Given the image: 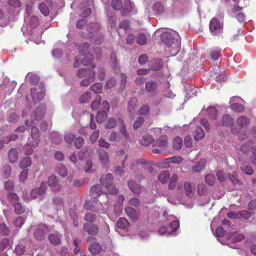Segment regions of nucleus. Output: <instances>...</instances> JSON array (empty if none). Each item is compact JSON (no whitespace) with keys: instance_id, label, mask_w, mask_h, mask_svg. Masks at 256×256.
Returning <instances> with one entry per match:
<instances>
[{"instance_id":"obj_1","label":"nucleus","mask_w":256,"mask_h":256,"mask_svg":"<svg viewBox=\"0 0 256 256\" xmlns=\"http://www.w3.org/2000/svg\"><path fill=\"white\" fill-rule=\"evenodd\" d=\"M89 47L90 44L86 42L79 46V51L81 56H78L75 58V62L74 64V68H78L82 65L88 66L93 60L94 56L88 52Z\"/></svg>"},{"instance_id":"obj_2","label":"nucleus","mask_w":256,"mask_h":256,"mask_svg":"<svg viewBox=\"0 0 256 256\" xmlns=\"http://www.w3.org/2000/svg\"><path fill=\"white\" fill-rule=\"evenodd\" d=\"M161 40L168 47L174 44V46L179 50L178 45L180 42V38L178 34L174 30H168L163 32L161 34Z\"/></svg>"},{"instance_id":"obj_3","label":"nucleus","mask_w":256,"mask_h":256,"mask_svg":"<svg viewBox=\"0 0 256 256\" xmlns=\"http://www.w3.org/2000/svg\"><path fill=\"white\" fill-rule=\"evenodd\" d=\"M220 16V19L217 18H214L210 22V30L214 35L218 34L222 32L223 30L222 18L224 17V14H222Z\"/></svg>"},{"instance_id":"obj_4","label":"nucleus","mask_w":256,"mask_h":256,"mask_svg":"<svg viewBox=\"0 0 256 256\" xmlns=\"http://www.w3.org/2000/svg\"><path fill=\"white\" fill-rule=\"evenodd\" d=\"M112 180L113 176L111 174L102 176L100 178V182L105 186L110 194H115L118 192L117 189L112 186Z\"/></svg>"},{"instance_id":"obj_5","label":"nucleus","mask_w":256,"mask_h":256,"mask_svg":"<svg viewBox=\"0 0 256 256\" xmlns=\"http://www.w3.org/2000/svg\"><path fill=\"white\" fill-rule=\"evenodd\" d=\"M86 240L90 244L88 250L92 254H97L101 252L102 248L100 244L96 241V238L88 236L86 238Z\"/></svg>"},{"instance_id":"obj_6","label":"nucleus","mask_w":256,"mask_h":256,"mask_svg":"<svg viewBox=\"0 0 256 256\" xmlns=\"http://www.w3.org/2000/svg\"><path fill=\"white\" fill-rule=\"evenodd\" d=\"M48 184L54 192H58L62 188V186L58 183V180L56 176L52 175L48 178Z\"/></svg>"},{"instance_id":"obj_7","label":"nucleus","mask_w":256,"mask_h":256,"mask_svg":"<svg viewBox=\"0 0 256 256\" xmlns=\"http://www.w3.org/2000/svg\"><path fill=\"white\" fill-rule=\"evenodd\" d=\"M98 159L101 164L104 167H107L109 164V155L108 152L104 150H98Z\"/></svg>"},{"instance_id":"obj_8","label":"nucleus","mask_w":256,"mask_h":256,"mask_svg":"<svg viewBox=\"0 0 256 256\" xmlns=\"http://www.w3.org/2000/svg\"><path fill=\"white\" fill-rule=\"evenodd\" d=\"M168 138L166 136H162L158 139L154 140L152 147H158L166 150L167 148Z\"/></svg>"},{"instance_id":"obj_9","label":"nucleus","mask_w":256,"mask_h":256,"mask_svg":"<svg viewBox=\"0 0 256 256\" xmlns=\"http://www.w3.org/2000/svg\"><path fill=\"white\" fill-rule=\"evenodd\" d=\"M96 80V72L94 70H89L88 77L84 78L80 82L82 86H88L90 84Z\"/></svg>"},{"instance_id":"obj_10","label":"nucleus","mask_w":256,"mask_h":256,"mask_svg":"<svg viewBox=\"0 0 256 256\" xmlns=\"http://www.w3.org/2000/svg\"><path fill=\"white\" fill-rule=\"evenodd\" d=\"M83 228L86 232L92 236L96 235L99 230L98 226L94 224L85 223Z\"/></svg>"},{"instance_id":"obj_11","label":"nucleus","mask_w":256,"mask_h":256,"mask_svg":"<svg viewBox=\"0 0 256 256\" xmlns=\"http://www.w3.org/2000/svg\"><path fill=\"white\" fill-rule=\"evenodd\" d=\"M50 244L54 246H58L60 244L62 235L58 232L50 234L48 236Z\"/></svg>"},{"instance_id":"obj_12","label":"nucleus","mask_w":256,"mask_h":256,"mask_svg":"<svg viewBox=\"0 0 256 256\" xmlns=\"http://www.w3.org/2000/svg\"><path fill=\"white\" fill-rule=\"evenodd\" d=\"M39 130L37 127L32 126L31 130V137L32 138V145L33 148H36L38 144Z\"/></svg>"},{"instance_id":"obj_13","label":"nucleus","mask_w":256,"mask_h":256,"mask_svg":"<svg viewBox=\"0 0 256 256\" xmlns=\"http://www.w3.org/2000/svg\"><path fill=\"white\" fill-rule=\"evenodd\" d=\"M102 188L101 184H96L91 187L90 193L94 198H96L102 193Z\"/></svg>"},{"instance_id":"obj_14","label":"nucleus","mask_w":256,"mask_h":256,"mask_svg":"<svg viewBox=\"0 0 256 256\" xmlns=\"http://www.w3.org/2000/svg\"><path fill=\"white\" fill-rule=\"evenodd\" d=\"M100 206V208H98V207H95L93 206L92 202L90 200H86L84 204V208L88 210H92L95 212H101L104 213V210L102 209V206L100 204H98Z\"/></svg>"},{"instance_id":"obj_15","label":"nucleus","mask_w":256,"mask_h":256,"mask_svg":"<svg viewBox=\"0 0 256 256\" xmlns=\"http://www.w3.org/2000/svg\"><path fill=\"white\" fill-rule=\"evenodd\" d=\"M206 163V160L205 158L200 159L194 166H191L190 168V172H200L204 168Z\"/></svg>"},{"instance_id":"obj_16","label":"nucleus","mask_w":256,"mask_h":256,"mask_svg":"<svg viewBox=\"0 0 256 256\" xmlns=\"http://www.w3.org/2000/svg\"><path fill=\"white\" fill-rule=\"evenodd\" d=\"M46 229V227L42 228H37L34 234V237L38 240L40 241L43 240L46 236L45 230Z\"/></svg>"},{"instance_id":"obj_17","label":"nucleus","mask_w":256,"mask_h":256,"mask_svg":"<svg viewBox=\"0 0 256 256\" xmlns=\"http://www.w3.org/2000/svg\"><path fill=\"white\" fill-rule=\"evenodd\" d=\"M128 184L130 190L134 194H138L142 192L141 186L136 183L134 181L130 180L128 182Z\"/></svg>"},{"instance_id":"obj_18","label":"nucleus","mask_w":256,"mask_h":256,"mask_svg":"<svg viewBox=\"0 0 256 256\" xmlns=\"http://www.w3.org/2000/svg\"><path fill=\"white\" fill-rule=\"evenodd\" d=\"M154 138L150 135L145 134L140 140V144L144 146L148 147L150 145L152 146Z\"/></svg>"},{"instance_id":"obj_19","label":"nucleus","mask_w":256,"mask_h":256,"mask_svg":"<svg viewBox=\"0 0 256 256\" xmlns=\"http://www.w3.org/2000/svg\"><path fill=\"white\" fill-rule=\"evenodd\" d=\"M36 88H32L30 89V94L32 97V98L33 101L35 103L36 102V100H41L44 97L45 95V93L43 90H41L36 94Z\"/></svg>"},{"instance_id":"obj_20","label":"nucleus","mask_w":256,"mask_h":256,"mask_svg":"<svg viewBox=\"0 0 256 256\" xmlns=\"http://www.w3.org/2000/svg\"><path fill=\"white\" fill-rule=\"evenodd\" d=\"M125 211L128 217L132 220L136 221L138 219V214L134 209L128 206L125 208Z\"/></svg>"},{"instance_id":"obj_21","label":"nucleus","mask_w":256,"mask_h":256,"mask_svg":"<svg viewBox=\"0 0 256 256\" xmlns=\"http://www.w3.org/2000/svg\"><path fill=\"white\" fill-rule=\"evenodd\" d=\"M137 99L135 98H132L128 102V110L130 114L132 115L136 110Z\"/></svg>"},{"instance_id":"obj_22","label":"nucleus","mask_w":256,"mask_h":256,"mask_svg":"<svg viewBox=\"0 0 256 256\" xmlns=\"http://www.w3.org/2000/svg\"><path fill=\"white\" fill-rule=\"evenodd\" d=\"M222 122L223 126L231 127L233 125L234 120L230 115L225 114L222 118Z\"/></svg>"},{"instance_id":"obj_23","label":"nucleus","mask_w":256,"mask_h":256,"mask_svg":"<svg viewBox=\"0 0 256 256\" xmlns=\"http://www.w3.org/2000/svg\"><path fill=\"white\" fill-rule=\"evenodd\" d=\"M129 223L127 220L124 218H120L116 222L117 226L122 230H126L128 228Z\"/></svg>"},{"instance_id":"obj_24","label":"nucleus","mask_w":256,"mask_h":256,"mask_svg":"<svg viewBox=\"0 0 256 256\" xmlns=\"http://www.w3.org/2000/svg\"><path fill=\"white\" fill-rule=\"evenodd\" d=\"M118 122H120V132L122 135V136L124 137V138L126 140H128V138H129V134L126 128L124 122H123L122 120L120 118H118Z\"/></svg>"},{"instance_id":"obj_25","label":"nucleus","mask_w":256,"mask_h":256,"mask_svg":"<svg viewBox=\"0 0 256 256\" xmlns=\"http://www.w3.org/2000/svg\"><path fill=\"white\" fill-rule=\"evenodd\" d=\"M158 84L154 81H148L146 84V90L148 92H154L157 88Z\"/></svg>"},{"instance_id":"obj_26","label":"nucleus","mask_w":256,"mask_h":256,"mask_svg":"<svg viewBox=\"0 0 256 256\" xmlns=\"http://www.w3.org/2000/svg\"><path fill=\"white\" fill-rule=\"evenodd\" d=\"M170 178V174L168 171L164 170L162 171L158 176V180L162 184L167 182L168 180Z\"/></svg>"},{"instance_id":"obj_27","label":"nucleus","mask_w":256,"mask_h":256,"mask_svg":"<svg viewBox=\"0 0 256 256\" xmlns=\"http://www.w3.org/2000/svg\"><path fill=\"white\" fill-rule=\"evenodd\" d=\"M147 41L146 36L143 33H140L136 36V42L140 45L146 44Z\"/></svg>"},{"instance_id":"obj_28","label":"nucleus","mask_w":256,"mask_h":256,"mask_svg":"<svg viewBox=\"0 0 256 256\" xmlns=\"http://www.w3.org/2000/svg\"><path fill=\"white\" fill-rule=\"evenodd\" d=\"M44 108L42 106H38L35 112V119L36 120H40L42 119L44 116Z\"/></svg>"},{"instance_id":"obj_29","label":"nucleus","mask_w":256,"mask_h":256,"mask_svg":"<svg viewBox=\"0 0 256 256\" xmlns=\"http://www.w3.org/2000/svg\"><path fill=\"white\" fill-rule=\"evenodd\" d=\"M178 180V176L176 174H173L170 178L169 184H168V189L170 190H174L177 184V181Z\"/></svg>"},{"instance_id":"obj_30","label":"nucleus","mask_w":256,"mask_h":256,"mask_svg":"<svg viewBox=\"0 0 256 256\" xmlns=\"http://www.w3.org/2000/svg\"><path fill=\"white\" fill-rule=\"evenodd\" d=\"M8 154L10 161L12 163H14L15 162H16V160H17L18 158V153L17 150L16 148H12L9 151Z\"/></svg>"},{"instance_id":"obj_31","label":"nucleus","mask_w":256,"mask_h":256,"mask_svg":"<svg viewBox=\"0 0 256 256\" xmlns=\"http://www.w3.org/2000/svg\"><path fill=\"white\" fill-rule=\"evenodd\" d=\"M184 192L188 197L192 196V188L191 184L188 182H185L184 184Z\"/></svg>"},{"instance_id":"obj_32","label":"nucleus","mask_w":256,"mask_h":256,"mask_svg":"<svg viewBox=\"0 0 256 256\" xmlns=\"http://www.w3.org/2000/svg\"><path fill=\"white\" fill-rule=\"evenodd\" d=\"M180 224L178 220H175L170 224V227L172 230L170 232H168V234H176V230L179 228Z\"/></svg>"},{"instance_id":"obj_33","label":"nucleus","mask_w":256,"mask_h":256,"mask_svg":"<svg viewBox=\"0 0 256 256\" xmlns=\"http://www.w3.org/2000/svg\"><path fill=\"white\" fill-rule=\"evenodd\" d=\"M32 164V160L30 157L26 156L22 158L20 162L19 166L21 168H25Z\"/></svg>"},{"instance_id":"obj_34","label":"nucleus","mask_w":256,"mask_h":256,"mask_svg":"<svg viewBox=\"0 0 256 256\" xmlns=\"http://www.w3.org/2000/svg\"><path fill=\"white\" fill-rule=\"evenodd\" d=\"M182 158L180 156H174L164 159V162L167 164L170 163L180 164L182 162Z\"/></svg>"},{"instance_id":"obj_35","label":"nucleus","mask_w":256,"mask_h":256,"mask_svg":"<svg viewBox=\"0 0 256 256\" xmlns=\"http://www.w3.org/2000/svg\"><path fill=\"white\" fill-rule=\"evenodd\" d=\"M237 124L240 128H244L248 124L249 120L246 117L242 116L238 118Z\"/></svg>"},{"instance_id":"obj_36","label":"nucleus","mask_w":256,"mask_h":256,"mask_svg":"<svg viewBox=\"0 0 256 256\" xmlns=\"http://www.w3.org/2000/svg\"><path fill=\"white\" fill-rule=\"evenodd\" d=\"M122 138V137L116 131L112 132L109 136V140L112 142H118L121 140Z\"/></svg>"},{"instance_id":"obj_37","label":"nucleus","mask_w":256,"mask_h":256,"mask_svg":"<svg viewBox=\"0 0 256 256\" xmlns=\"http://www.w3.org/2000/svg\"><path fill=\"white\" fill-rule=\"evenodd\" d=\"M205 134L201 127H198L194 132V138L196 140H199L204 137Z\"/></svg>"},{"instance_id":"obj_38","label":"nucleus","mask_w":256,"mask_h":256,"mask_svg":"<svg viewBox=\"0 0 256 256\" xmlns=\"http://www.w3.org/2000/svg\"><path fill=\"white\" fill-rule=\"evenodd\" d=\"M14 212L18 214H20L25 211V208L18 202H14L13 204Z\"/></svg>"},{"instance_id":"obj_39","label":"nucleus","mask_w":256,"mask_h":256,"mask_svg":"<svg viewBox=\"0 0 256 256\" xmlns=\"http://www.w3.org/2000/svg\"><path fill=\"white\" fill-rule=\"evenodd\" d=\"M117 124L120 126V122H118V120H115L114 118H110L107 121L106 126L108 128H114Z\"/></svg>"},{"instance_id":"obj_40","label":"nucleus","mask_w":256,"mask_h":256,"mask_svg":"<svg viewBox=\"0 0 256 256\" xmlns=\"http://www.w3.org/2000/svg\"><path fill=\"white\" fill-rule=\"evenodd\" d=\"M94 66L92 65V68H89L88 69L86 68H80V69L77 73L78 76L80 78H82L84 77H88V73L89 70H93L94 68Z\"/></svg>"},{"instance_id":"obj_41","label":"nucleus","mask_w":256,"mask_h":256,"mask_svg":"<svg viewBox=\"0 0 256 256\" xmlns=\"http://www.w3.org/2000/svg\"><path fill=\"white\" fill-rule=\"evenodd\" d=\"M229 178L234 184H237L238 185H242V180L238 178V174L236 172H233L232 174H230Z\"/></svg>"},{"instance_id":"obj_42","label":"nucleus","mask_w":256,"mask_h":256,"mask_svg":"<svg viewBox=\"0 0 256 256\" xmlns=\"http://www.w3.org/2000/svg\"><path fill=\"white\" fill-rule=\"evenodd\" d=\"M102 83L96 82L90 87V90L94 94L100 93L102 91Z\"/></svg>"},{"instance_id":"obj_43","label":"nucleus","mask_w":256,"mask_h":256,"mask_svg":"<svg viewBox=\"0 0 256 256\" xmlns=\"http://www.w3.org/2000/svg\"><path fill=\"white\" fill-rule=\"evenodd\" d=\"M108 117L107 112L106 110H102L99 112L96 116V121L98 123L102 122Z\"/></svg>"},{"instance_id":"obj_44","label":"nucleus","mask_w":256,"mask_h":256,"mask_svg":"<svg viewBox=\"0 0 256 256\" xmlns=\"http://www.w3.org/2000/svg\"><path fill=\"white\" fill-rule=\"evenodd\" d=\"M92 98V94L90 92H87L82 94L80 98V101L81 103H86L88 102Z\"/></svg>"},{"instance_id":"obj_45","label":"nucleus","mask_w":256,"mask_h":256,"mask_svg":"<svg viewBox=\"0 0 256 256\" xmlns=\"http://www.w3.org/2000/svg\"><path fill=\"white\" fill-rule=\"evenodd\" d=\"M230 108L232 110L238 112H242L244 110V106L242 104L238 103L232 104L230 105Z\"/></svg>"},{"instance_id":"obj_46","label":"nucleus","mask_w":256,"mask_h":256,"mask_svg":"<svg viewBox=\"0 0 256 256\" xmlns=\"http://www.w3.org/2000/svg\"><path fill=\"white\" fill-rule=\"evenodd\" d=\"M57 172L62 177H66L68 175L67 169L65 166L62 165H60L58 167Z\"/></svg>"},{"instance_id":"obj_47","label":"nucleus","mask_w":256,"mask_h":256,"mask_svg":"<svg viewBox=\"0 0 256 256\" xmlns=\"http://www.w3.org/2000/svg\"><path fill=\"white\" fill-rule=\"evenodd\" d=\"M174 147L176 150L180 149L182 146V140L180 137H176L173 141Z\"/></svg>"},{"instance_id":"obj_48","label":"nucleus","mask_w":256,"mask_h":256,"mask_svg":"<svg viewBox=\"0 0 256 256\" xmlns=\"http://www.w3.org/2000/svg\"><path fill=\"white\" fill-rule=\"evenodd\" d=\"M210 117L213 120L216 118L217 116V110L214 108L212 106H210L208 108L207 110Z\"/></svg>"},{"instance_id":"obj_49","label":"nucleus","mask_w":256,"mask_h":256,"mask_svg":"<svg viewBox=\"0 0 256 256\" xmlns=\"http://www.w3.org/2000/svg\"><path fill=\"white\" fill-rule=\"evenodd\" d=\"M7 198L8 200L12 204V205L14 204V202H18L17 201L18 200V196L14 192H9L7 195Z\"/></svg>"},{"instance_id":"obj_50","label":"nucleus","mask_w":256,"mask_h":256,"mask_svg":"<svg viewBox=\"0 0 256 256\" xmlns=\"http://www.w3.org/2000/svg\"><path fill=\"white\" fill-rule=\"evenodd\" d=\"M32 142V141L30 140L28 143L27 144H26L24 146L25 154L26 155L31 154L33 152L34 148H33Z\"/></svg>"},{"instance_id":"obj_51","label":"nucleus","mask_w":256,"mask_h":256,"mask_svg":"<svg viewBox=\"0 0 256 256\" xmlns=\"http://www.w3.org/2000/svg\"><path fill=\"white\" fill-rule=\"evenodd\" d=\"M242 171L248 175H251L254 173L252 168L248 165H244L241 167Z\"/></svg>"},{"instance_id":"obj_52","label":"nucleus","mask_w":256,"mask_h":256,"mask_svg":"<svg viewBox=\"0 0 256 256\" xmlns=\"http://www.w3.org/2000/svg\"><path fill=\"white\" fill-rule=\"evenodd\" d=\"M116 83V80L114 78H110L106 82V83L105 84L104 87L106 89H110L111 88L115 86Z\"/></svg>"},{"instance_id":"obj_53","label":"nucleus","mask_w":256,"mask_h":256,"mask_svg":"<svg viewBox=\"0 0 256 256\" xmlns=\"http://www.w3.org/2000/svg\"><path fill=\"white\" fill-rule=\"evenodd\" d=\"M215 177L213 174H207L205 177L206 182L209 186H212L215 182Z\"/></svg>"},{"instance_id":"obj_54","label":"nucleus","mask_w":256,"mask_h":256,"mask_svg":"<svg viewBox=\"0 0 256 256\" xmlns=\"http://www.w3.org/2000/svg\"><path fill=\"white\" fill-rule=\"evenodd\" d=\"M144 118L142 117H139L136 119V120L134 122L133 128L134 130H137L138 128H140L144 122Z\"/></svg>"},{"instance_id":"obj_55","label":"nucleus","mask_w":256,"mask_h":256,"mask_svg":"<svg viewBox=\"0 0 256 256\" xmlns=\"http://www.w3.org/2000/svg\"><path fill=\"white\" fill-rule=\"evenodd\" d=\"M2 171L6 178H8L10 176L12 168L9 164H5L2 168Z\"/></svg>"},{"instance_id":"obj_56","label":"nucleus","mask_w":256,"mask_h":256,"mask_svg":"<svg viewBox=\"0 0 256 256\" xmlns=\"http://www.w3.org/2000/svg\"><path fill=\"white\" fill-rule=\"evenodd\" d=\"M84 219L88 222H94L96 219V216L94 214L91 212H88L85 215Z\"/></svg>"},{"instance_id":"obj_57","label":"nucleus","mask_w":256,"mask_h":256,"mask_svg":"<svg viewBox=\"0 0 256 256\" xmlns=\"http://www.w3.org/2000/svg\"><path fill=\"white\" fill-rule=\"evenodd\" d=\"M39 9L41 12L45 16L49 14V10L47 6L44 3H40L39 5Z\"/></svg>"},{"instance_id":"obj_58","label":"nucleus","mask_w":256,"mask_h":256,"mask_svg":"<svg viewBox=\"0 0 256 256\" xmlns=\"http://www.w3.org/2000/svg\"><path fill=\"white\" fill-rule=\"evenodd\" d=\"M112 6L116 10H120L122 7L121 0H112Z\"/></svg>"},{"instance_id":"obj_59","label":"nucleus","mask_w":256,"mask_h":256,"mask_svg":"<svg viewBox=\"0 0 256 256\" xmlns=\"http://www.w3.org/2000/svg\"><path fill=\"white\" fill-rule=\"evenodd\" d=\"M252 155L250 158L251 162L256 165V146H253L251 149Z\"/></svg>"},{"instance_id":"obj_60","label":"nucleus","mask_w":256,"mask_h":256,"mask_svg":"<svg viewBox=\"0 0 256 256\" xmlns=\"http://www.w3.org/2000/svg\"><path fill=\"white\" fill-rule=\"evenodd\" d=\"M15 252L18 255L24 254L25 252V246L22 244L18 245L15 248Z\"/></svg>"},{"instance_id":"obj_61","label":"nucleus","mask_w":256,"mask_h":256,"mask_svg":"<svg viewBox=\"0 0 256 256\" xmlns=\"http://www.w3.org/2000/svg\"><path fill=\"white\" fill-rule=\"evenodd\" d=\"M120 89L123 90L124 89L126 82V76L124 73H121L120 74Z\"/></svg>"},{"instance_id":"obj_62","label":"nucleus","mask_w":256,"mask_h":256,"mask_svg":"<svg viewBox=\"0 0 256 256\" xmlns=\"http://www.w3.org/2000/svg\"><path fill=\"white\" fill-rule=\"evenodd\" d=\"M84 140L82 137H78L74 140V145L78 149H80L83 146Z\"/></svg>"},{"instance_id":"obj_63","label":"nucleus","mask_w":256,"mask_h":256,"mask_svg":"<svg viewBox=\"0 0 256 256\" xmlns=\"http://www.w3.org/2000/svg\"><path fill=\"white\" fill-rule=\"evenodd\" d=\"M198 192L199 195L203 196L206 193V188L204 184H200L198 188Z\"/></svg>"},{"instance_id":"obj_64","label":"nucleus","mask_w":256,"mask_h":256,"mask_svg":"<svg viewBox=\"0 0 256 256\" xmlns=\"http://www.w3.org/2000/svg\"><path fill=\"white\" fill-rule=\"evenodd\" d=\"M39 77L36 74H32L30 76L29 80L32 84L36 85L39 82Z\"/></svg>"}]
</instances>
